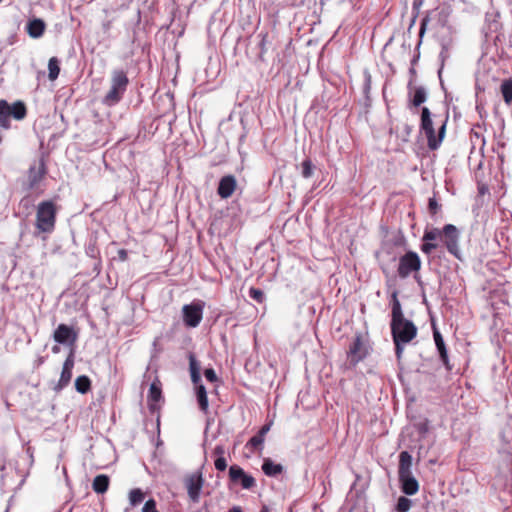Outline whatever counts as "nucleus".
I'll list each match as a JSON object with an SVG mask.
<instances>
[{
    "label": "nucleus",
    "instance_id": "obj_1",
    "mask_svg": "<svg viewBox=\"0 0 512 512\" xmlns=\"http://www.w3.org/2000/svg\"><path fill=\"white\" fill-rule=\"evenodd\" d=\"M390 329L395 345V353L397 358L400 359L404 347L416 337L417 327L412 321L404 317L396 292L392 294Z\"/></svg>",
    "mask_w": 512,
    "mask_h": 512
},
{
    "label": "nucleus",
    "instance_id": "obj_2",
    "mask_svg": "<svg viewBox=\"0 0 512 512\" xmlns=\"http://www.w3.org/2000/svg\"><path fill=\"white\" fill-rule=\"evenodd\" d=\"M447 120L448 116H446L445 120L442 122L438 129V133L436 134L429 108H422L420 117V130L425 134L427 139V146L430 150H437L443 142L446 134Z\"/></svg>",
    "mask_w": 512,
    "mask_h": 512
},
{
    "label": "nucleus",
    "instance_id": "obj_3",
    "mask_svg": "<svg viewBox=\"0 0 512 512\" xmlns=\"http://www.w3.org/2000/svg\"><path fill=\"white\" fill-rule=\"evenodd\" d=\"M56 205L51 200L42 201L38 204L36 210V220L34 233L35 236L40 234H51L56 224Z\"/></svg>",
    "mask_w": 512,
    "mask_h": 512
},
{
    "label": "nucleus",
    "instance_id": "obj_4",
    "mask_svg": "<svg viewBox=\"0 0 512 512\" xmlns=\"http://www.w3.org/2000/svg\"><path fill=\"white\" fill-rule=\"evenodd\" d=\"M412 456L407 451L399 455L398 478L401 490L406 495H415L419 490V483L411 471Z\"/></svg>",
    "mask_w": 512,
    "mask_h": 512
},
{
    "label": "nucleus",
    "instance_id": "obj_5",
    "mask_svg": "<svg viewBox=\"0 0 512 512\" xmlns=\"http://www.w3.org/2000/svg\"><path fill=\"white\" fill-rule=\"evenodd\" d=\"M129 79L122 69L113 70L111 75V85L108 92L103 97L102 103L106 106H114L120 102L127 90Z\"/></svg>",
    "mask_w": 512,
    "mask_h": 512
},
{
    "label": "nucleus",
    "instance_id": "obj_6",
    "mask_svg": "<svg viewBox=\"0 0 512 512\" xmlns=\"http://www.w3.org/2000/svg\"><path fill=\"white\" fill-rule=\"evenodd\" d=\"M27 107L21 100L9 104L6 100H0V127L8 130L11 128L10 118L17 121L25 119Z\"/></svg>",
    "mask_w": 512,
    "mask_h": 512
},
{
    "label": "nucleus",
    "instance_id": "obj_7",
    "mask_svg": "<svg viewBox=\"0 0 512 512\" xmlns=\"http://www.w3.org/2000/svg\"><path fill=\"white\" fill-rule=\"evenodd\" d=\"M421 266L422 262L419 255L414 251H408L399 258L397 274L402 279L414 274V278L417 280Z\"/></svg>",
    "mask_w": 512,
    "mask_h": 512
},
{
    "label": "nucleus",
    "instance_id": "obj_8",
    "mask_svg": "<svg viewBox=\"0 0 512 512\" xmlns=\"http://www.w3.org/2000/svg\"><path fill=\"white\" fill-rule=\"evenodd\" d=\"M183 482L190 501L192 503H198L200 501V494L204 485V478L201 471L187 474L184 477Z\"/></svg>",
    "mask_w": 512,
    "mask_h": 512
},
{
    "label": "nucleus",
    "instance_id": "obj_9",
    "mask_svg": "<svg viewBox=\"0 0 512 512\" xmlns=\"http://www.w3.org/2000/svg\"><path fill=\"white\" fill-rule=\"evenodd\" d=\"M203 308L204 304L200 301L184 305L182 313L185 325L192 328L197 327L203 317Z\"/></svg>",
    "mask_w": 512,
    "mask_h": 512
},
{
    "label": "nucleus",
    "instance_id": "obj_10",
    "mask_svg": "<svg viewBox=\"0 0 512 512\" xmlns=\"http://www.w3.org/2000/svg\"><path fill=\"white\" fill-rule=\"evenodd\" d=\"M441 239L448 252L459 258V231L452 224H446L441 230Z\"/></svg>",
    "mask_w": 512,
    "mask_h": 512
},
{
    "label": "nucleus",
    "instance_id": "obj_11",
    "mask_svg": "<svg viewBox=\"0 0 512 512\" xmlns=\"http://www.w3.org/2000/svg\"><path fill=\"white\" fill-rule=\"evenodd\" d=\"M47 174L46 165L43 159L30 165L27 173V189L35 190Z\"/></svg>",
    "mask_w": 512,
    "mask_h": 512
},
{
    "label": "nucleus",
    "instance_id": "obj_12",
    "mask_svg": "<svg viewBox=\"0 0 512 512\" xmlns=\"http://www.w3.org/2000/svg\"><path fill=\"white\" fill-rule=\"evenodd\" d=\"M368 353L367 347L360 334L355 335L349 349L347 351V358L351 365H356L363 360Z\"/></svg>",
    "mask_w": 512,
    "mask_h": 512
},
{
    "label": "nucleus",
    "instance_id": "obj_13",
    "mask_svg": "<svg viewBox=\"0 0 512 512\" xmlns=\"http://www.w3.org/2000/svg\"><path fill=\"white\" fill-rule=\"evenodd\" d=\"M78 333L73 327L66 324H59L53 333V339L56 343L62 345H74L77 341Z\"/></svg>",
    "mask_w": 512,
    "mask_h": 512
},
{
    "label": "nucleus",
    "instance_id": "obj_14",
    "mask_svg": "<svg viewBox=\"0 0 512 512\" xmlns=\"http://www.w3.org/2000/svg\"><path fill=\"white\" fill-rule=\"evenodd\" d=\"M230 480L234 483L240 482L242 488L251 489L256 485L254 477L245 473L238 465H232L229 468Z\"/></svg>",
    "mask_w": 512,
    "mask_h": 512
},
{
    "label": "nucleus",
    "instance_id": "obj_15",
    "mask_svg": "<svg viewBox=\"0 0 512 512\" xmlns=\"http://www.w3.org/2000/svg\"><path fill=\"white\" fill-rule=\"evenodd\" d=\"M439 238L441 239L440 229L432 228L425 230L422 237L423 244L421 245V251L427 255L432 253L438 247V244L435 241Z\"/></svg>",
    "mask_w": 512,
    "mask_h": 512
},
{
    "label": "nucleus",
    "instance_id": "obj_16",
    "mask_svg": "<svg viewBox=\"0 0 512 512\" xmlns=\"http://www.w3.org/2000/svg\"><path fill=\"white\" fill-rule=\"evenodd\" d=\"M73 367H74V354H73V352H70V354L68 355V357L66 358V360L63 363L60 379L54 388L56 391L62 390L64 387H66L69 384V382L72 378Z\"/></svg>",
    "mask_w": 512,
    "mask_h": 512
},
{
    "label": "nucleus",
    "instance_id": "obj_17",
    "mask_svg": "<svg viewBox=\"0 0 512 512\" xmlns=\"http://www.w3.org/2000/svg\"><path fill=\"white\" fill-rule=\"evenodd\" d=\"M236 187V178L233 175H226L220 179L217 193L222 199H227L232 196Z\"/></svg>",
    "mask_w": 512,
    "mask_h": 512
},
{
    "label": "nucleus",
    "instance_id": "obj_18",
    "mask_svg": "<svg viewBox=\"0 0 512 512\" xmlns=\"http://www.w3.org/2000/svg\"><path fill=\"white\" fill-rule=\"evenodd\" d=\"M433 337H434L435 345L437 347V350H438V353H439V356H440V359H441L443 365L445 366L447 371H451L453 368V365L449 361L448 352H447L445 342L443 340L441 333L435 327L433 329Z\"/></svg>",
    "mask_w": 512,
    "mask_h": 512
},
{
    "label": "nucleus",
    "instance_id": "obj_19",
    "mask_svg": "<svg viewBox=\"0 0 512 512\" xmlns=\"http://www.w3.org/2000/svg\"><path fill=\"white\" fill-rule=\"evenodd\" d=\"M408 95L410 98V105L419 107L427 99V91L423 86H414L412 81L408 84Z\"/></svg>",
    "mask_w": 512,
    "mask_h": 512
},
{
    "label": "nucleus",
    "instance_id": "obj_20",
    "mask_svg": "<svg viewBox=\"0 0 512 512\" xmlns=\"http://www.w3.org/2000/svg\"><path fill=\"white\" fill-rule=\"evenodd\" d=\"M46 24L42 19L34 18L29 20L26 25V31L31 38H40L45 31Z\"/></svg>",
    "mask_w": 512,
    "mask_h": 512
},
{
    "label": "nucleus",
    "instance_id": "obj_21",
    "mask_svg": "<svg viewBox=\"0 0 512 512\" xmlns=\"http://www.w3.org/2000/svg\"><path fill=\"white\" fill-rule=\"evenodd\" d=\"M110 484V478L105 474L97 475L92 482V489L97 494L107 492Z\"/></svg>",
    "mask_w": 512,
    "mask_h": 512
},
{
    "label": "nucleus",
    "instance_id": "obj_22",
    "mask_svg": "<svg viewBox=\"0 0 512 512\" xmlns=\"http://www.w3.org/2000/svg\"><path fill=\"white\" fill-rule=\"evenodd\" d=\"M262 470L267 476L275 477L282 473L283 466L281 464L274 463L271 459L267 458L263 462Z\"/></svg>",
    "mask_w": 512,
    "mask_h": 512
},
{
    "label": "nucleus",
    "instance_id": "obj_23",
    "mask_svg": "<svg viewBox=\"0 0 512 512\" xmlns=\"http://www.w3.org/2000/svg\"><path fill=\"white\" fill-rule=\"evenodd\" d=\"M195 386H196V396H197V401H198L199 407H200L201 411H203L204 413H207L208 412V397H207L206 389L202 383L195 385Z\"/></svg>",
    "mask_w": 512,
    "mask_h": 512
},
{
    "label": "nucleus",
    "instance_id": "obj_24",
    "mask_svg": "<svg viewBox=\"0 0 512 512\" xmlns=\"http://www.w3.org/2000/svg\"><path fill=\"white\" fill-rule=\"evenodd\" d=\"M75 389L81 394H86L91 389V380L86 375L78 376L75 380Z\"/></svg>",
    "mask_w": 512,
    "mask_h": 512
},
{
    "label": "nucleus",
    "instance_id": "obj_25",
    "mask_svg": "<svg viewBox=\"0 0 512 512\" xmlns=\"http://www.w3.org/2000/svg\"><path fill=\"white\" fill-rule=\"evenodd\" d=\"M190 375H191V381L194 385H198L201 383V376H200V367L197 363L196 359L193 355L190 356Z\"/></svg>",
    "mask_w": 512,
    "mask_h": 512
},
{
    "label": "nucleus",
    "instance_id": "obj_26",
    "mask_svg": "<svg viewBox=\"0 0 512 512\" xmlns=\"http://www.w3.org/2000/svg\"><path fill=\"white\" fill-rule=\"evenodd\" d=\"M48 78L51 81H54L58 78L60 73V61L57 57H51L48 62Z\"/></svg>",
    "mask_w": 512,
    "mask_h": 512
},
{
    "label": "nucleus",
    "instance_id": "obj_27",
    "mask_svg": "<svg viewBox=\"0 0 512 512\" xmlns=\"http://www.w3.org/2000/svg\"><path fill=\"white\" fill-rule=\"evenodd\" d=\"M161 397H162L161 388L155 382H153L150 385L149 395H148L149 401L153 402L150 404L151 409H154V403H157L161 399Z\"/></svg>",
    "mask_w": 512,
    "mask_h": 512
},
{
    "label": "nucleus",
    "instance_id": "obj_28",
    "mask_svg": "<svg viewBox=\"0 0 512 512\" xmlns=\"http://www.w3.org/2000/svg\"><path fill=\"white\" fill-rule=\"evenodd\" d=\"M214 453L218 455L217 459L214 462L215 468L218 471H224L227 468V461L224 458V448L222 446H217L214 450Z\"/></svg>",
    "mask_w": 512,
    "mask_h": 512
},
{
    "label": "nucleus",
    "instance_id": "obj_29",
    "mask_svg": "<svg viewBox=\"0 0 512 512\" xmlns=\"http://www.w3.org/2000/svg\"><path fill=\"white\" fill-rule=\"evenodd\" d=\"M301 175L303 178L308 179L312 177L314 173L315 166L312 163L311 159L306 158L300 165Z\"/></svg>",
    "mask_w": 512,
    "mask_h": 512
},
{
    "label": "nucleus",
    "instance_id": "obj_30",
    "mask_svg": "<svg viewBox=\"0 0 512 512\" xmlns=\"http://www.w3.org/2000/svg\"><path fill=\"white\" fill-rule=\"evenodd\" d=\"M265 437L257 433L247 442L246 447H251L254 450H262Z\"/></svg>",
    "mask_w": 512,
    "mask_h": 512
},
{
    "label": "nucleus",
    "instance_id": "obj_31",
    "mask_svg": "<svg viewBox=\"0 0 512 512\" xmlns=\"http://www.w3.org/2000/svg\"><path fill=\"white\" fill-rule=\"evenodd\" d=\"M144 500V493L141 489H132L129 493V501L132 506H136Z\"/></svg>",
    "mask_w": 512,
    "mask_h": 512
},
{
    "label": "nucleus",
    "instance_id": "obj_32",
    "mask_svg": "<svg viewBox=\"0 0 512 512\" xmlns=\"http://www.w3.org/2000/svg\"><path fill=\"white\" fill-rule=\"evenodd\" d=\"M412 502L409 498L405 496H401L398 498L397 504H396V511L397 512H408L411 508Z\"/></svg>",
    "mask_w": 512,
    "mask_h": 512
},
{
    "label": "nucleus",
    "instance_id": "obj_33",
    "mask_svg": "<svg viewBox=\"0 0 512 512\" xmlns=\"http://www.w3.org/2000/svg\"><path fill=\"white\" fill-rule=\"evenodd\" d=\"M248 293L249 297L255 300L257 303H263L265 300L264 292L259 288L251 287Z\"/></svg>",
    "mask_w": 512,
    "mask_h": 512
},
{
    "label": "nucleus",
    "instance_id": "obj_34",
    "mask_svg": "<svg viewBox=\"0 0 512 512\" xmlns=\"http://www.w3.org/2000/svg\"><path fill=\"white\" fill-rule=\"evenodd\" d=\"M440 208L441 205L437 202L436 198H429L428 211L432 216L436 215L439 212Z\"/></svg>",
    "mask_w": 512,
    "mask_h": 512
},
{
    "label": "nucleus",
    "instance_id": "obj_35",
    "mask_svg": "<svg viewBox=\"0 0 512 512\" xmlns=\"http://www.w3.org/2000/svg\"><path fill=\"white\" fill-rule=\"evenodd\" d=\"M142 512H158L156 502L154 499H149L145 502Z\"/></svg>",
    "mask_w": 512,
    "mask_h": 512
},
{
    "label": "nucleus",
    "instance_id": "obj_36",
    "mask_svg": "<svg viewBox=\"0 0 512 512\" xmlns=\"http://www.w3.org/2000/svg\"><path fill=\"white\" fill-rule=\"evenodd\" d=\"M430 21V16L427 14L425 15L422 20H421V23H420V29H419V36L422 37L423 34L425 33L427 27H428V23Z\"/></svg>",
    "mask_w": 512,
    "mask_h": 512
},
{
    "label": "nucleus",
    "instance_id": "obj_37",
    "mask_svg": "<svg viewBox=\"0 0 512 512\" xmlns=\"http://www.w3.org/2000/svg\"><path fill=\"white\" fill-rule=\"evenodd\" d=\"M204 375H205V378L210 382L217 381V375L212 368L205 369Z\"/></svg>",
    "mask_w": 512,
    "mask_h": 512
},
{
    "label": "nucleus",
    "instance_id": "obj_38",
    "mask_svg": "<svg viewBox=\"0 0 512 512\" xmlns=\"http://www.w3.org/2000/svg\"><path fill=\"white\" fill-rule=\"evenodd\" d=\"M86 253L88 256H90L92 258H96L97 255L99 254L97 248L94 245H89L86 249Z\"/></svg>",
    "mask_w": 512,
    "mask_h": 512
},
{
    "label": "nucleus",
    "instance_id": "obj_39",
    "mask_svg": "<svg viewBox=\"0 0 512 512\" xmlns=\"http://www.w3.org/2000/svg\"><path fill=\"white\" fill-rule=\"evenodd\" d=\"M261 37V42L259 44L260 46V52L261 54H264L266 52V39H267V33L265 34H260L259 35Z\"/></svg>",
    "mask_w": 512,
    "mask_h": 512
},
{
    "label": "nucleus",
    "instance_id": "obj_40",
    "mask_svg": "<svg viewBox=\"0 0 512 512\" xmlns=\"http://www.w3.org/2000/svg\"><path fill=\"white\" fill-rule=\"evenodd\" d=\"M118 256H119V259L122 260V261H126L127 258H128V253L125 249H120L118 251Z\"/></svg>",
    "mask_w": 512,
    "mask_h": 512
},
{
    "label": "nucleus",
    "instance_id": "obj_41",
    "mask_svg": "<svg viewBox=\"0 0 512 512\" xmlns=\"http://www.w3.org/2000/svg\"><path fill=\"white\" fill-rule=\"evenodd\" d=\"M269 430H270V424H265L264 426L261 427V429L258 431V433L265 437Z\"/></svg>",
    "mask_w": 512,
    "mask_h": 512
},
{
    "label": "nucleus",
    "instance_id": "obj_42",
    "mask_svg": "<svg viewBox=\"0 0 512 512\" xmlns=\"http://www.w3.org/2000/svg\"><path fill=\"white\" fill-rule=\"evenodd\" d=\"M403 131L405 133L403 136V140H407L406 137H408L410 135L411 128L407 124H403Z\"/></svg>",
    "mask_w": 512,
    "mask_h": 512
},
{
    "label": "nucleus",
    "instance_id": "obj_43",
    "mask_svg": "<svg viewBox=\"0 0 512 512\" xmlns=\"http://www.w3.org/2000/svg\"><path fill=\"white\" fill-rule=\"evenodd\" d=\"M354 491H355V494H358V491L356 490V482H354L351 486V489L348 493V498L349 497H353V494H354Z\"/></svg>",
    "mask_w": 512,
    "mask_h": 512
},
{
    "label": "nucleus",
    "instance_id": "obj_44",
    "mask_svg": "<svg viewBox=\"0 0 512 512\" xmlns=\"http://www.w3.org/2000/svg\"><path fill=\"white\" fill-rule=\"evenodd\" d=\"M45 362V358L43 356H40L35 361V366L40 367Z\"/></svg>",
    "mask_w": 512,
    "mask_h": 512
},
{
    "label": "nucleus",
    "instance_id": "obj_45",
    "mask_svg": "<svg viewBox=\"0 0 512 512\" xmlns=\"http://www.w3.org/2000/svg\"><path fill=\"white\" fill-rule=\"evenodd\" d=\"M228 512H243V511H242L241 507L234 506Z\"/></svg>",
    "mask_w": 512,
    "mask_h": 512
},
{
    "label": "nucleus",
    "instance_id": "obj_46",
    "mask_svg": "<svg viewBox=\"0 0 512 512\" xmlns=\"http://www.w3.org/2000/svg\"><path fill=\"white\" fill-rule=\"evenodd\" d=\"M59 351H60V347H59L58 345H54V346L52 347V352H53V353H59Z\"/></svg>",
    "mask_w": 512,
    "mask_h": 512
},
{
    "label": "nucleus",
    "instance_id": "obj_47",
    "mask_svg": "<svg viewBox=\"0 0 512 512\" xmlns=\"http://www.w3.org/2000/svg\"><path fill=\"white\" fill-rule=\"evenodd\" d=\"M260 512H269V508H268L266 505H264V506L261 508Z\"/></svg>",
    "mask_w": 512,
    "mask_h": 512
},
{
    "label": "nucleus",
    "instance_id": "obj_48",
    "mask_svg": "<svg viewBox=\"0 0 512 512\" xmlns=\"http://www.w3.org/2000/svg\"><path fill=\"white\" fill-rule=\"evenodd\" d=\"M393 132H394V128H393V127H391V128H390V133H393Z\"/></svg>",
    "mask_w": 512,
    "mask_h": 512
}]
</instances>
